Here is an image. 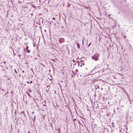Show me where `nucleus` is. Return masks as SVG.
<instances>
[{
	"mask_svg": "<svg viewBox=\"0 0 133 133\" xmlns=\"http://www.w3.org/2000/svg\"><path fill=\"white\" fill-rule=\"evenodd\" d=\"M99 56V54H96L93 56L92 58L94 60L97 61L98 60Z\"/></svg>",
	"mask_w": 133,
	"mask_h": 133,
	"instance_id": "nucleus-1",
	"label": "nucleus"
},
{
	"mask_svg": "<svg viewBox=\"0 0 133 133\" xmlns=\"http://www.w3.org/2000/svg\"><path fill=\"white\" fill-rule=\"evenodd\" d=\"M26 48L25 49H26V50L27 52L28 53H29L30 52V50H28V46L27 45V44H26Z\"/></svg>",
	"mask_w": 133,
	"mask_h": 133,
	"instance_id": "nucleus-2",
	"label": "nucleus"
},
{
	"mask_svg": "<svg viewBox=\"0 0 133 133\" xmlns=\"http://www.w3.org/2000/svg\"><path fill=\"white\" fill-rule=\"evenodd\" d=\"M77 47L79 48V44L78 43H77Z\"/></svg>",
	"mask_w": 133,
	"mask_h": 133,
	"instance_id": "nucleus-3",
	"label": "nucleus"
},
{
	"mask_svg": "<svg viewBox=\"0 0 133 133\" xmlns=\"http://www.w3.org/2000/svg\"><path fill=\"white\" fill-rule=\"evenodd\" d=\"M78 71V70L77 69L76 70V72H77Z\"/></svg>",
	"mask_w": 133,
	"mask_h": 133,
	"instance_id": "nucleus-4",
	"label": "nucleus"
},
{
	"mask_svg": "<svg viewBox=\"0 0 133 133\" xmlns=\"http://www.w3.org/2000/svg\"><path fill=\"white\" fill-rule=\"evenodd\" d=\"M60 40H64V39H62V38H61V39H59V41Z\"/></svg>",
	"mask_w": 133,
	"mask_h": 133,
	"instance_id": "nucleus-5",
	"label": "nucleus"
},
{
	"mask_svg": "<svg viewBox=\"0 0 133 133\" xmlns=\"http://www.w3.org/2000/svg\"><path fill=\"white\" fill-rule=\"evenodd\" d=\"M52 19H55V18L54 17H53L52 18Z\"/></svg>",
	"mask_w": 133,
	"mask_h": 133,
	"instance_id": "nucleus-6",
	"label": "nucleus"
},
{
	"mask_svg": "<svg viewBox=\"0 0 133 133\" xmlns=\"http://www.w3.org/2000/svg\"><path fill=\"white\" fill-rule=\"evenodd\" d=\"M29 91L30 92H31V90H30V89H29Z\"/></svg>",
	"mask_w": 133,
	"mask_h": 133,
	"instance_id": "nucleus-7",
	"label": "nucleus"
},
{
	"mask_svg": "<svg viewBox=\"0 0 133 133\" xmlns=\"http://www.w3.org/2000/svg\"><path fill=\"white\" fill-rule=\"evenodd\" d=\"M32 82V81H31L30 82V83H31Z\"/></svg>",
	"mask_w": 133,
	"mask_h": 133,
	"instance_id": "nucleus-8",
	"label": "nucleus"
},
{
	"mask_svg": "<svg viewBox=\"0 0 133 133\" xmlns=\"http://www.w3.org/2000/svg\"><path fill=\"white\" fill-rule=\"evenodd\" d=\"M90 44H91V43H90L89 44V45H88V46H89V45H90Z\"/></svg>",
	"mask_w": 133,
	"mask_h": 133,
	"instance_id": "nucleus-9",
	"label": "nucleus"
},
{
	"mask_svg": "<svg viewBox=\"0 0 133 133\" xmlns=\"http://www.w3.org/2000/svg\"><path fill=\"white\" fill-rule=\"evenodd\" d=\"M22 72H23V73H24V71H22Z\"/></svg>",
	"mask_w": 133,
	"mask_h": 133,
	"instance_id": "nucleus-10",
	"label": "nucleus"
},
{
	"mask_svg": "<svg viewBox=\"0 0 133 133\" xmlns=\"http://www.w3.org/2000/svg\"><path fill=\"white\" fill-rule=\"evenodd\" d=\"M27 82L28 83H29V82Z\"/></svg>",
	"mask_w": 133,
	"mask_h": 133,
	"instance_id": "nucleus-11",
	"label": "nucleus"
},
{
	"mask_svg": "<svg viewBox=\"0 0 133 133\" xmlns=\"http://www.w3.org/2000/svg\"><path fill=\"white\" fill-rule=\"evenodd\" d=\"M119 74L120 75H121V74Z\"/></svg>",
	"mask_w": 133,
	"mask_h": 133,
	"instance_id": "nucleus-12",
	"label": "nucleus"
},
{
	"mask_svg": "<svg viewBox=\"0 0 133 133\" xmlns=\"http://www.w3.org/2000/svg\"><path fill=\"white\" fill-rule=\"evenodd\" d=\"M35 59H36V58H35Z\"/></svg>",
	"mask_w": 133,
	"mask_h": 133,
	"instance_id": "nucleus-13",
	"label": "nucleus"
},
{
	"mask_svg": "<svg viewBox=\"0 0 133 133\" xmlns=\"http://www.w3.org/2000/svg\"><path fill=\"white\" fill-rule=\"evenodd\" d=\"M32 71H33V70L32 69Z\"/></svg>",
	"mask_w": 133,
	"mask_h": 133,
	"instance_id": "nucleus-14",
	"label": "nucleus"
},
{
	"mask_svg": "<svg viewBox=\"0 0 133 133\" xmlns=\"http://www.w3.org/2000/svg\"><path fill=\"white\" fill-rule=\"evenodd\" d=\"M7 94V93H5V94Z\"/></svg>",
	"mask_w": 133,
	"mask_h": 133,
	"instance_id": "nucleus-15",
	"label": "nucleus"
},
{
	"mask_svg": "<svg viewBox=\"0 0 133 133\" xmlns=\"http://www.w3.org/2000/svg\"><path fill=\"white\" fill-rule=\"evenodd\" d=\"M7 94V93H5V94Z\"/></svg>",
	"mask_w": 133,
	"mask_h": 133,
	"instance_id": "nucleus-16",
	"label": "nucleus"
},
{
	"mask_svg": "<svg viewBox=\"0 0 133 133\" xmlns=\"http://www.w3.org/2000/svg\"><path fill=\"white\" fill-rule=\"evenodd\" d=\"M44 105V106H45V105Z\"/></svg>",
	"mask_w": 133,
	"mask_h": 133,
	"instance_id": "nucleus-17",
	"label": "nucleus"
},
{
	"mask_svg": "<svg viewBox=\"0 0 133 133\" xmlns=\"http://www.w3.org/2000/svg\"><path fill=\"white\" fill-rule=\"evenodd\" d=\"M28 133H30L29 132H28Z\"/></svg>",
	"mask_w": 133,
	"mask_h": 133,
	"instance_id": "nucleus-18",
	"label": "nucleus"
}]
</instances>
